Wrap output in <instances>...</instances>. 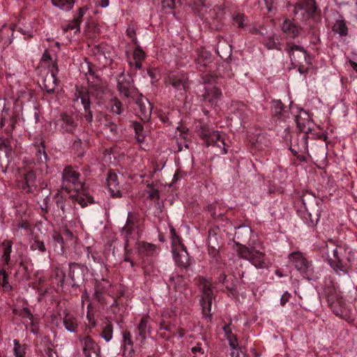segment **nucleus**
Instances as JSON below:
<instances>
[{"label": "nucleus", "mask_w": 357, "mask_h": 357, "mask_svg": "<svg viewBox=\"0 0 357 357\" xmlns=\"http://www.w3.org/2000/svg\"><path fill=\"white\" fill-rule=\"evenodd\" d=\"M62 187L67 191H75L70 197L73 202L78 203L82 207L93 204V199L84 190L83 183L79 179V174L72 169L66 167L62 173Z\"/></svg>", "instance_id": "nucleus-1"}, {"label": "nucleus", "mask_w": 357, "mask_h": 357, "mask_svg": "<svg viewBox=\"0 0 357 357\" xmlns=\"http://www.w3.org/2000/svg\"><path fill=\"white\" fill-rule=\"evenodd\" d=\"M199 135L207 146H216L220 149L221 154L227 153L224 135L221 132L207 126H202L199 130Z\"/></svg>", "instance_id": "nucleus-2"}, {"label": "nucleus", "mask_w": 357, "mask_h": 357, "mask_svg": "<svg viewBox=\"0 0 357 357\" xmlns=\"http://www.w3.org/2000/svg\"><path fill=\"white\" fill-rule=\"evenodd\" d=\"M289 261L306 279H314V271L311 261H308L303 254L299 251L293 252L288 256Z\"/></svg>", "instance_id": "nucleus-3"}, {"label": "nucleus", "mask_w": 357, "mask_h": 357, "mask_svg": "<svg viewBox=\"0 0 357 357\" xmlns=\"http://www.w3.org/2000/svg\"><path fill=\"white\" fill-rule=\"evenodd\" d=\"M324 294L334 313L337 316L341 317V310H335L336 306L342 307L344 303L343 296L339 286L331 281L326 282L324 288Z\"/></svg>", "instance_id": "nucleus-4"}, {"label": "nucleus", "mask_w": 357, "mask_h": 357, "mask_svg": "<svg viewBox=\"0 0 357 357\" xmlns=\"http://www.w3.org/2000/svg\"><path fill=\"white\" fill-rule=\"evenodd\" d=\"M238 255L240 257L248 260L257 268L268 267V263L265 257L264 252L255 247L242 246L239 248Z\"/></svg>", "instance_id": "nucleus-5"}, {"label": "nucleus", "mask_w": 357, "mask_h": 357, "mask_svg": "<svg viewBox=\"0 0 357 357\" xmlns=\"http://www.w3.org/2000/svg\"><path fill=\"white\" fill-rule=\"evenodd\" d=\"M167 84L171 85L177 92L181 94L185 92L189 87L188 75L181 71L170 73L166 79Z\"/></svg>", "instance_id": "nucleus-6"}, {"label": "nucleus", "mask_w": 357, "mask_h": 357, "mask_svg": "<svg viewBox=\"0 0 357 357\" xmlns=\"http://www.w3.org/2000/svg\"><path fill=\"white\" fill-rule=\"evenodd\" d=\"M55 127L61 132L73 133L78 127V119L76 115L62 114L55 121Z\"/></svg>", "instance_id": "nucleus-7"}, {"label": "nucleus", "mask_w": 357, "mask_h": 357, "mask_svg": "<svg viewBox=\"0 0 357 357\" xmlns=\"http://www.w3.org/2000/svg\"><path fill=\"white\" fill-rule=\"evenodd\" d=\"M345 254V249L342 245H337L333 250V259H331L328 263L331 267L338 275L347 274V268L342 261V257Z\"/></svg>", "instance_id": "nucleus-8"}, {"label": "nucleus", "mask_w": 357, "mask_h": 357, "mask_svg": "<svg viewBox=\"0 0 357 357\" xmlns=\"http://www.w3.org/2000/svg\"><path fill=\"white\" fill-rule=\"evenodd\" d=\"M286 51L294 65H298L303 59L307 63L309 62V56L307 52L299 45L288 43Z\"/></svg>", "instance_id": "nucleus-9"}, {"label": "nucleus", "mask_w": 357, "mask_h": 357, "mask_svg": "<svg viewBox=\"0 0 357 357\" xmlns=\"http://www.w3.org/2000/svg\"><path fill=\"white\" fill-rule=\"evenodd\" d=\"M118 89L121 96L126 98L132 97L135 93L132 80L129 75L122 73L117 78Z\"/></svg>", "instance_id": "nucleus-10"}, {"label": "nucleus", "mask_w": 357, "mask_h": 357, "mask_svg": "<svg viewBox=\"0 0 357 357\" xmlns=\"http://www.w3.org/2000/svg\"><path fill=\"white\" fill-rule=\"evenodd\" d=\"M96 56L102 66H110L114 57L113 48L108 45H100L96 47Z\"/></svg>", "instance_id": "nucleus-11"}, {"label": "nucleus", "mask_w": 357, "mask_h": 357, "mask_svg": "<svg viewBox=\"0 0 357 357\" xmlns=\"http://www.w3.org/2000/svg\"><path fill=\"white\" fill-rule=\"evenodd\" d=\"M79 340L86 357H91L92 354L96 357H100V347L90 336L86 335L81 337Z\"/></svg>", "instance_id": "nucleus-12"}, {"label": "nucleus", "mask_w": 357, "mask_h": 357, "mask_svg": "<svg viewBox=\"0 0 357 357\" xmlns=\"http://www.w3.org/2000/svg\"><path fill=\"white\" fill-rule=\"evenodd\" d=\"M222 97L221 91L214 85L207 84L205 86V92L203 94L204 100L211 107H216Z\"/></svg>", "instance_id": "nucleus-13"}, {"label": "nucleus", "mask_w": 357, "mask_h": 357, "mask_svg": "<svg viewBox=\"0 0 357 357\" xmlns=\"http://www.w3.org/2000/svg\"><path fill=\"white\" fill-rule=\"evenodd\" d=\"M202 292L203 294L200 299V304L202 307L204 314L206 315L211 311L213 296V291L209 282H206L203 284Z\"/></svg>", "instance_id": "nucleus-14"}, {"label": "nucleus", "mask_w": 357, "mask_h": 357, "mask_svg": "<svg viewBox=\"0 0 357 357\" xmlns=\"http://www.w3.org/2000/svg\"><path fill=\"white\" fill-rule=\"evenodd\" d=\"M13 313L16 315H19L23 319H27L29 320L28 324L30 326V331L33 334L38 333V328H37V319L31 314L30 310L27 307L23 308H14Z\"/></svg>", "instance_id": "nucleus-15"}, {"label": "nucleus", "mask_w": 357, "mask_h": 357, "mask_svg": "<svg viewBox=\"0 0 357 357\" xmlns=\"http://www.w3.org/2000/svg\"><path fill=\"white\" fill-rule=\"evenodd\" d=\"M146 58V53L142 48L137 45L133 50L132 59H128V64L132 69L139 70L142 68V61Z\"/></svg>", "instance_id": "nucleus-16"}, {"label": "nucleus", "mask_w": 357, "mask_h": 357, "mask_svg": "<svg viewBox=\"0 0 357 357\" xmlns=\"http://www.w3.org/2000/svg\"><path fill=\"white\" fill-rule=\"evenodd\" d=\"M57 66L54 64L50 70V73H47L43 80V88L47 93H52L54 91L57 84Z\"/></svg>", "instance_id": "nucleus-17"}, {"label": "nucleus", "mask_w": 357, "mask_h": 357, "mask_svg": "<svg viewBox=\"0 0 357 357\" xmlns=\"http://www.w3.org/2000/svg\"><path fill=\"white\" fill-rule=\"evenodd\" d=\"M139 109L138 116L144 121H148L151 117L152 106L146 99H141L137 102Z\"/></svg>", "instance_id": "nucleus-18"}, {"label": "nucleus", "mask_w": 357, "mask_h": 357, "mask_svg": "<svg viewBox=\"0 0 357 357\" xmlns=\"http://www.w3.org/2000/svg\"><path fill=\"white\" fill-rule=\"evenodd\" d=\"M108 188L112 197L121 196L120 186L118 176L115 173L110 172L107 178Z\"/></svg>", "instance_id": "nucleus-19"}, {"label": "nucleus", "mask_w": 357, "mask_h": 357, "mask_svg": "<svg viewBox=\"0 0 357 357\" xmlns=\"http://www.w3.org/2000/svg\"><path fill=\"white\" fill-rule=\"evenodd\" d=\"M282 31L287 37L294 38L299 34V29L295 24L289 20H285L282 25Z\"/></svg>", "instance_id": "nucleus-20"}, {"label": "nucleus", "mask_w": 357, "mask_h": 357, "mask_svg": "<svg viewBox=\"0 0 357 357\" xmlns=\"http://www.w3.org/2000/svg\"><path fill=\"white\" fill-rule=\"evenodd\" d=\"M190 355L191 357H207L206 343L197 342L192 345Z\"/></svg>", "instance_id": "nucleus-21"}, {"label": "nucleus", "mask_w": 357, "mask_h": 357, "mask_svg": "<svg viewBox=\"0 0 357 357\" xmlns=\"http://www.w3.org/2000/svg\"><path fill=\"white\" fill-rule=\"evenodd\" d=\"M63 323L68 331L70 333H77L78 331L79 322L77 317L71 314H66Z\"/></svg>", "instance_id": "nucleus-22"}, {"label": "nucleus", "mask_w": 357, "mask_h": 357, "mask_svg": "<svg viewBox=\"0 0 357 357\" xmlns=\"http://www.w3.org/2000/svg\"><path fill=\"white\" fill-rule=\"evenodd\" d=\"M137 248L142 257L153 256L156 252V246L151 243H139Z\"/></svg>", "instance_id": "nucleus-23"}, {"label": "nucleus", "mask_w": 357, "mask_h": 357, "mask_svg": "<svg viewBox=\"0 0 357 357\" xmlns=\"http://www.w3.org/2000/svg\"><path fill=\"white\" fill-rule=\"evenodd\" d=\"M182 252L178 255H174V260L176 264L182 268H187L190 266V258L186 249L181 245Z\"/></svg>", "instance_id": "nucleus-24"}, {"label": "nucleus", "mask_w": 357, "mask_h": 357, "mask_svg": "<svg viewBox=\"0 0 357 357\" xmlns=\"http://www.w3.org/2000/svg\"><path fill=\"white\" fill-rule=\"evenodd\" d=\"M102 132L106 137L113 138L117 135V127L112 122H106L103 125Z\"/></svg>", "instance_id": "nucleus-25"}, {"label": "nucleus", "mask_w": 357, "mask_h": 357, "mask_svg": "<svg viewBox=\"0 0 357 357\" xmlns=\"http://www.w3.org/2000/svg\"><path fill=\"white\" fill-rule=\"evenodd\" d=\"M75 0H52L54 6L65 11L71 10Z\"/></svg>", "instance_id": "nucleus-26"}, {"label": "nucleus", "mask_w": 357, "mask_h": 357, "mask_svg": "<svg viewBox=\"0 0 357 357\" xmlns=\"http://www.w3.org/2000/svg\"><path fill=\"white\" fill-rule=\"evenodd\" d=\"M333 31L340 36H346L348 34V28L344 20H337L333 25Z\"/></svg>", "instance_id": "nucleus-27"}, {"label": "nucleus", "mask_w": 357, "mask_h": 357, "mask_svg": "<svg viewBox=\"0 0 357 357\" xmlns=\"http://www.w3.org/2000/svg\"><path fill=\"white\" fill-rule=\"evenodd\" d=\"M223 331L225 333V337L227 340L230 347H234L235 346H236L237 344L238 343V340L236 338V335H234L232 333L230 326L225 325L223 327Z\"/></svg>", "instance_id": "nucleus-28"}, {"label": "nucleus", "mask_w": 357, "mask_h": 357, "mask_svg": "<svg viewBox=\"0 0 357 357\" xmlns=\"http://www.w3.org/2000/svg\"><path fill=\"white\" fill-rule=\"evenodd\" d=\"M1 248L3 250L2 260L5 264H8L12 250V242L10 241H4L1 244Z\"/></svg>", "instance_id": "nucleus-29"}, {"label": "nucleus", "mask_w": 357, "mask_h": 357, "mask_svg": "<svg viewBox=\"0 0 357 357\" xmlns=\"http://www.w3.org/2000/svg\"><path fill=\"white\" fill-rule=\"evenodd\" d=\"M149 330L148 318L146 317H144L142 318L137 327L138 335L141 336L143 340H144L146 337V334L149 332Z\"/></svg>", "instance_id": "nucleus-30"}, {"label": "nucleus", "mask_w": 357, "mask_h": 357, "mask_svg": "<svg viewBox=\"0 0 357 357\" xmlns=\"http://www.w3.org/2000/svg\"><path fill=\"white\" fill-rule=\"evenodd\" d=\"M100 337L106 342H109L113 337V326L111 323L107 322L102 328Z\"/></svg>", "instance_id": "nucleus-31"}, {"label": "nucleus", "mask_w": 357, "mask_h": 357, "mask_svg": "<svg viewBox=\"0 0 357 357\" xmlns=\"http://www.w3.org/2000/svg\"><path fill=\"white\" fill-rule=\"evenodd\" d=\"M211 53L206 51H201L197 59V63L200 66L205 67L211 61Z\"/></svg>", "instance_id": "nucleus-32"}, {"label": "nucleus", "mask_w": 357, "mask_h": 357, "mask_svg": "<svg viewBox=\"0 0 357 357\" xmlns=\"http://www.w3.org/2000/svg\"><path fill=\"white\" fill-rule=\"evenodd\" d=\"M13 352L15 357H25L26 346L20 344L19 341L14 340Z\"/></svg>", "instance_id": "nucleus-33"}, {"label": "nucleus", "mask_w": 357, "mask_h": 357, "mask_svg": "<svg viewBox=\"0 0 357 357\" xmlns=\"http://www.w3.org/2000/svg\"><path fill=\"white\" fill-rule=\"evenodd\" d=\"M134 129L135 131V138L139 142H142L146 137L145 132L140 123H135Z\"/></svg>", "instance_id": "nucleus-34"}, {"label": "nucleus", "mask_w": 357, "mask_h": 357, "mask_svg": "<svg viewBox=\"0 0 357 357\" xmlns=\"http://www.w3.org/2000/svg\"><path fill=\"white\" fill-rule=\"evenodd\" d=\"M36 176L33 172H29L24 176V181L27 185V191H30L35 185Z\"/></svg>", "instance_id": "nucleus-35"}, {"label": "nucleus", "mask_w": 357, "mask_h": 357, "mask_svg": "<svg viewBox=\"0 0 357 357\" xmlns=\"http://www.w3.org/2000/svg\"><path fill=\"white\" fill-rule=\"evenodd\" d=\"M0 285L5 291H9L11 289V286L8 282L7 274L3 270H0Z\"/></svg>", "instance_id": "nucleus-36"}, {"label": "nucleus", "mask_w": 357, "mask_h": 357, "mask_svg": "<svg viewBox=\"0 0 357 357\" xmlns=\"http://www.w3.org/2000/svg\"><path fill=\"white\" fill-rule=\"evenodd\" d=\"M132 215L131 213H128V219L126 221V226L123 228V232L125 233L126 238H128V236L130 235L132 230L134 229V224L132 221Z\"/></svg>", "instance_id": "nucleus-37"}, {"label": "nucleus", "mask_w": 357, "mask_h": 357, "mask_svg": "<svg viewBox=\"0 0 357 357\" xmlns=\"http://www.w3.org/2000/svg\"><path fill=\"white\" fill-rule=\"evenodd\" d=\"M31 249L32 250H38L40 252H45L46 250L45 246L44 245V243L43 241L35 240L31 244Z\"/></svg>", "instance_id": "nucleus-38"}, {"label": "nucleus", "mask_w": 357, "mask_h": 357, "mask_svg": "<svg viewBox=\"0 0 357 357\" xmlns=\"http://www.w3.org/2000/svg\"><path fill=\"white\" fill-rule=\"evenodd\" d=\"M111 110L112 112L120 114L122 113V104L119 100H114L111 103Z\"/></svg>", "instance_id": "nucleus-39"}, {"label": "nucleus", "mask_w": 357, "mask_h": 357, "mask_svg": "<svg viewBox=\"0 0 357 357\" xmlns=\"http://www.w3.org/2000/svg\"><path fill=\"white\" fill-rule=\"evenodd\" d=\"M80 99L81 103L83 105L84 109L86 111L90 108V101L88 95H80L77 98V101Z\"/></svg>", "instance_id": "nucleus-40"}, {"label": "nucleus", "mask_w": 357, "mask_h": 357, "mask_svg": "<svg viewBox=\"0 0 357 357\" xmlns=\"http://www.w3.org/2000/svg\"><path fill=\"white\" fill-rule=\"evenodd\" d=\"M63 29L64 31H68V30H75V32H77L79 30V24L75 20H73L72 22L64 25L63 26Z\"/></svg>", "instance_id": "nucleus-41"}, {"label": "nucleus", "mask_w": 357, "mask_h": 357, "mask_svg": "<svg viewBox=\"0 0 357 357\" xmlns=\"http://www.w3.org/2000/svg\"><path fill=\"white\" fill-rule=\"evenodd\" d=\"M147 188H148L149 197L151 200H154V201L158 200L159 197H160L158 190L151 187L150 185H148Z\"/></svg>", "instance_id": "nucleus-42"}, {"label": "nucleus", "mask_w": 357, "mask_h": 357, "mask_svg": "<svg viewBox=\"0 0 357 357\" xmlns=\"http://www.w3.org/2000/svg\"><path fill=\"white\" fill-rule=\"evenodd\" d=\"M86 10H87V8L86 6L80 8L78 10L76 15L74 17L73 20H75L76 22H77L79 24H80L81 22L82 21V17L85 15Z\"/></svg>", "instance_id": "nucleus-43"}, {"label": "nucleus", "mask_w": 357, "mask_h": 357, "mask_svg": "<svg viewBox=\"0 0 357 357\" xmlns=\"http://www.w3.org/2000/svg\"><path fill=\"white\" fill-rule=\"evenodd\" d=\"M301 215L304 219L305 222L309 226L314 225V222L312 219V214L307 211L301 212Z\"/></svg>", "instance_id": "nucleus-44"}, {"label": "nucleus", "mask_w": 357, "mask_h": 357, "mask_svg": "<svg viewBox=\"0 0 357 357\" xmlns=\"http://www.w3.org/2000/svg\"><path fill=\"white\" fill-rule=\"evenodd\" d=\"M19 31L24 36L27 37H31L33 36V29L30 26V24H29L28 26H24V28H20Z\"/></svg>", "instance_id": "nucleus-45"}, {"label": "nucleus", "mask_w": 357, "mask_h": 357, "mask_svg": "<svg viewBox=\"0 0 357 357\" xmlns=\"http://www.w3.org/2000/svg\"><path fill=\"white\" fill-rule=\"evenodd\" d=\"M233 19L235 21V22L238 24V27H243L244 16L243 15L237 14L236 15H234Z\"/></svg>", "instance_id": "nucleus-46"}, {"label": "nucleus", "mask_w": 357, "mask_h": 357, "mask_svg": "<svg viewBox=\"0 0 357 357\" xmlns=\"http://www.w3.org/2000/svg\"><path fill=\"white\" fill-rule=\"evenodd\" d=\"M163 8H172L175 4V0H160Z\"/></svg>", "instance_id": "nucleus-47"}, {"label": "nucleus", "mask_w": 357, "mask_h": 357, "mask_svg": "<svg viewBox=\"0 0 357 357\" xmlns=\"http://www.w3.org/2000/svg\"><path fill=\"white\" fill-rule=\"evenodd\" d=\"M77 268V265L75 264H69V273L68 275L71 278L73 281H75V268Z\"/></svg>", "instance_id": "nucleus-48"}, {"label": "nucleus", "mask_w": 357, "mask_h": 357, "mask_svg": "<svg viewBox=\"0 0 357 357\" xmlns=\"http://www.w3.org/2000/svg\"><path fill=\"white\" fill-rule=\"evenodd\" d=\"M93 2L98 7L106 8L109 6V0H93Z\"/></svg>", "instance_id": "nucleus-49"}, {"label": "nucleus", "mask_w": 357, "mask_h": 357, "mask_svg": "<svg viewBox=\"0 0 357 357\" xmlns=\"http://www.w3.org/2000/svg\"><path fill=\"white\" fill-rule=\"evenodd\" d=\"M52 238H53V240L54 241V242L60 244L61 246L63 247V238L60 234L54 233L52 236Z\"/></svg>", "instance_id": "nucleus-50"}, {"label": "nucleus", "mask_w": 357, "mask_h": 357, "mask_svg": "<svg viewBox=\"0 0 357 357\" xmlns=\"http://www.w3.org/2000/svg\"><path fill=\"white\" fill-rule=\"evenodd\" d=\"M291 295L288 291H285L281 296L280 304L284 306L288 301Z\"/></svg>", "instance_id": "nucleus-51"}, {"label": "nucleus", "mask_w": 357, "mask_h": 357, "mask_svg": "<svg viewBox=\"0 0 357 357\" xmlns=\"http://www.w3.org/2000/svg\"><path fill=\"white\" fill-rule=\"evenodd\" d=\"M231 357H240L239 351L241 350V348L239 347L238 343L234 347H231Z\"/></svg>", "instance_id": "nucleus-52"}, {"label": "nucleus", "mask_w": 357, "mask_h": 357, "mask_svg": "<svg viewBox=\"0 0 357 357\" xmlns=\"http://www.w3.org/2000/svg\"><path fill=\"white\" fill-rule=\"evenodd\" d=\"M127 35L132 39L135 43H137V39L135 38V32L133 28L129 27L126 30Z\"/></svg>", "instance_id": "nucleus-53"}, {"label": "nucleus", "mask_w": 357, "mask_h": 357, "mask_svg": "<svg viewBox=\"0 0 357 357\" xmlns=\"http://www.w3.org/2000/svg\"><path fill=\"white\" fill-rule=\"evenodd\" d=\"M274 106L275 108H280V111L276 112L277 114L280 115L282 114V111L284 110V107H282V103L281 100H275L274 101Z\"/></svg>", "instance_id": "nucleus-54"}, {"label": "nucleus", "mask_w": 357, "mask_h": 357, "mask_svg": "<svg viewBox=\"0 0 357 357\" xmlns=\"http://www.w3.org/2000/svg\"><path fill=\"white\" fill-rule=\"evenodd\" d=\"M171 233H172V241H173V243H176V241H177L178 243H180L179 238H178V236H177L176 235L175 229L174 228H171Z\"/></svg>", "instance_id": "nucleus-55"}, {"label": "nucleus", "mask_w": 357, "mask_h": 357, "mask_svg": "<svg viewBox=\"0 0 357 357\" xmlns=\"http://www.w3.org/2000/svg\"><path fill=\"white\" fill-rule=\"evenodd\" d=\"M124 342L130 344L131 343L130 334L129 332H125L123 333Z\"/></svg>", "instance_id": "nucleus-56"}, {"label": "nucleus", "mask_w": 357, "mask_h": 357, "mask_svg": "<svg viewBox=\"0 0 357 357\" xmlns=\"http://www.w3.org/2000/svg\"><path fill=\"white\" fill-rule=\"evenodd\" d=\"M266 46L268 48V49H274V48H276V43L273 41V40H269L268 42L266 43Z\"/></svg>", "instance_id": "nucleus-57"}, {"label": "nucleus", "mask_w": 357, "mask_h": 357, "mask_svg": "<svg viewBox=\"0 0 357 357\" xmlns=\"http://www.w3.org/2000/svg\"><path fill=\"white\" fill-rule=\"evenodd\" d=\"M264 1H265V3L266 5L268 10H271L273 0H264Z\"/></svg>", "instance_id": "nucleus-58"}, {"label": "nucleus", "mask_w": 357, "mask_h": 357, "mask_svg": "<svg viewBox=\"0 0 357 357\" xmlns=\"http://www.w3.org/2000/svg\"><path fill=\"white\" fill-rule=\"evenodd\" d=\"M227 279V275L225 274H222L220 276L219 280L222 283H225Z\"/></svg>", "instance_id": "nucleus-59"}, {"label": "nucleus", "mask_w": 357, "mask_h": 357, "mask_svg": "<svg viewBox=\"0 0 357 357\" xmlns=\"http://www.w3.org/2000/svg\"><path fill=\"white\" fill-rule=\"evenodd\" d=\"M351 66L357 73V63L354 61H350Z\"/></svg>", "instance_id": "nucleus-60"}, {"label": "nucleus", "mask_w": 357, "mask_h": 357, "mask_svg": "<svg viewBox=\"0 0 357 357\" xmlns=\"http://www.w3.org/2000/svg\"><path fill=\"white\" fill-rule=\"evenodd\" d=\"M92 114L91 113V112H89L88 114L86 115V119L88 121H91L92 120Z\"/></svg>", "instance_id": "nucleus-61"}, {"label": "nucleus", "mask_w": 357, "mask_h": 357, "mask_svg": "<svg viewBox=\"0 0 357 357\" xmlns=\"http://www.w3.org/2000/svg\"><path fill=\"white\" fill-rule=\"evenodd\" d=\"M296 121L298 126H301V123L300 122V116L298 115L296 116Z\"/></svg>", "instance_id": "nucleus-62"}, {"label": "nucleus", "mask_w": 357, "mask_h": 357, "mask_svg": "<svg viewBox=\"0 0 357 357\" xmlns=\"http://www.w3.org/2000/svg\"><path fill=\"white\" fill-rule=\"evenodd\" d=\"M275 274L279 277V278H282L284 276V275L280 273L279 271H275Z\"/></svg>", "instance_id": "nucleus-63"}, {"label": "nucleus", "mask_w": 357, "mask_h": 357, "mask_svg": "<svg viewBox=\"0 0 357 357\" xmlns=\"http://www.w3.org/2000/svg\"><path fill=\"white\" fill-rule=\"evenodd\" d=\"M139 157H140V158H139L140 161H139V164L136 166L137 167H141L140 164L141 163H142V164L144 163L143 162V159L142 158V155H140Z\"/></svg>", "instance_id": "nucleus-64"}]
</instances>
